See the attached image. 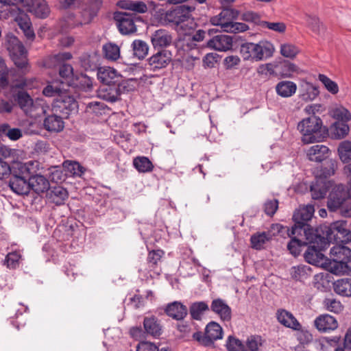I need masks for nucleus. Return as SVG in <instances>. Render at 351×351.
<instances>
[{"instance_id":"nucleus-1","label":"nucleus","mask_w":351,"mask_h":351,"mask_svg":"<svg viewBox=\"0 0 351 351\" xmlns=\"http://www.w3.org/2000/svg\"><path fill=\"white\" fill-rule=\"evenodd\" d=\"M8 84L10 90L7 97L9 101L5 102L3 110H12L16 105L22 110V68L12 69L8 71L0 56V86L5 88Z\"/></svg>"},{"instance_id":"nucleus-2","label":"nucleus","mask_w":351,"mask_h":351,"mask_svg":"<svg viewBox=\"0 0 351 351\" xmlns=\"http://www.w3.org/2000/svg\"><path fill=\"white\" fill-rule=\"evenodd\" d=\"M318 230L322 237L319 241L324 243L347 244L351 242V219L322 223L318 226Z\"/></svg>"},{"instance_id":"nucleus-3","label":"nucleus","mask_w":351,"mask_h":351,"mask_svg":"<svg viewBox=\"0 0 351 351\" xmlns=\"http://www.w3.org/2000/svg\"><path fill=\"white\" fill-rule=\"evenodd\" d=\"M320 163L319 168H317L315 183L310 186L312 198L314 199H322L326 195L334 184L333 180H328L327 178L334 175L337 168V160L329 157Z\"/></svg>"},{"instance_id":"nucleus-4","label":"nucleus","mask_w":351,"mask_h":351,"mask_svg":"<svg viewBox=\"0 0 351 351\" xmlns=\"http://www.w3.org/2000/svg\"><path fill=\"white\" fill-rule=\"evenodd\" d=\"M315 213L313 204L300 205L295 208L292 215L293 225L289 228L291 234L304 235L309 239L311 235L319 233L318 226L313 227L308 222L311 221Z\"/></svg>"},{"instance_id":"nucleus-5","label":"nucleus","mask_w":351,"mask_h":351,"mask_svg":"<svg viewBox=\"0 0 351 351\" xmlns=\"http://www.w3.org/2000/svg\"><path fill=\"white\" fill-rule=\"evenodd\" d=\"M313 114L303 119L298 124V128L302 134V141L304 144L320 141L326 134H328V128L323 125L322 120L315 115V111H306Z\"/></svg>"},{"instance_id":"nucleus-6","label":"nucleus","mask_w":351,"mask_h":351,"mask_svg":"<svg viewBox=\"0 0 351 351\" xmlns=\"http://www.w3.org/2000/svg\"><path fill=\"white\" fill-rule=\"evenodd\" d=\"M327 201V207L330 212H336L340 210V213L343 217L351 216V208H344L346 200L351 199V189L343 184H335L330 189Z\"/></svg>"},{"instance_id":"nucleus-7","label":"nucleus","mask_w":351,"mask_h":351,"mask_svg":"<svg viewBox=\"0 0 351 351\" xmlns=\"http://www.w3.org/2000/svg\"><path fill=\"white\" fill-rule=\"evenodd\" d=\"M304 238L308 243L306 246L307 249L304 254L305 261L311 265L326 269L328 258L324 256L322 251H324L328 245L319 241V239L322 238L321 233L313 234L309 239Z\"/></svg>"},{"instance_id":"nucleus-8","label":"nucleus","mask_w":351,"mask_h":351,"mask_svg":"<svg viewBox=\"0 0 351 351\" xmlns=\"http://www.w3.org/2000/svg\"><path fill=\"white\" fill-rule=\"evenodd\" d=\"M330 251L331 259L328 258L326 269L332 274L339 275L342 268H348V262L351 259V250L346 244L335 243Z\"/></svg>"},{"instance_id":"nucleus-9","label":"nucleus","mask_w":351,"mask_h":351,"mask_svg":"<svg viewBox=\"0 0 351 351\" xmlns=\"http://www.w3.org/2000/svg\"><path fill=\"white\" fill-rule=\"evenodd\" d=\"M43 94L46 97H56L53 100V108L60 110H77L79 108L78 102L73 95L53 85H47L43 90Z\"/></svg>"},{"instance_id":"nucleus-10","label":"nucleus","mask_w":351,"mask_h":351,"mask_svg":"<svg viewBox=\"0 0 351 351\" xmlns=\"http://www.w3.org/2000/svg\"><path fill=\"white\" fill-rule=\"evenodd\" d=\"M328 114L334 119L328 127L331 138L338 140L345 138L350 131L348 122L351 120L350 111H328Z\"/></svg>"},{"instance_id":"nucleus-11","label":"nucleus","mask_w":351,"mask_h":351,"mask_svg":"<svg viewBox=\"0 0 351 351\" xmlns=\"http://www.w3.org/2000/svg\"><path fill=\"white\" fill-rule=\"evenodd\" d=\"M195 10L194 6L188 5H178L168 10L166 16L168 17V24L176 27L180 25L189 19L192 18V12Z\"/></svg>"},{"instance_id":"nucleus-12","label":"nucleus","mask_w":351,"mask_h":351,"mask_svg":"<svg viewBox=\"0 0 351 351\" xmlns=\"http://www.w3.org/2000/svg\"><path fill=\"white\" fill-rule=\"evenodd\" d=\"M24 184H27L28 191H23V197L28 195L30 191H33L36 194L45 192L49 189L50 183L49 179L40 173L27 177L25 176V172H23Z\"/></svg>"},{"instance_id":"nucleus-13","label":"nucleus","mask_w":351,"mask_h":351,"mask_svg":"<svg viewBox=\"0 0 351 351\" xmlns=\"http://www.w3.org/2000/svg\"><path fill=\"white\" fill-rule=\"evenodd\" d=\"M131 16L130 12H126L116 11L113 14V19L122 35H130L137 31L136 25Z\"/></svg>"},{"instance_id":"nucleus-14","label":"nucleus","mask_w":351,"mask_h":351,"mask_svg":"<svg viewBox=\"0 0 351 351\" xmlns=\"http://www.w3.org/2000/svg\"><path fill=\"white\" fill-rule=\"evenodd\" d=\"M6 48L16 68H22V43L12 33L8 34L6 36Z\"/></svg>"},{"instance_id":"nucleus-15","label":"nucleus","mask_w":351,"mask_h":351,"mask_svg":"<svg viewBox=\"0 0 351 351\" xmlns=\"http://www.w3.org/2000/svg\"><path fill=\"white\" fill-rule=\"evenodd\" d=\"M23 8L40 19H47L51 12L50 8L45 0H23Z\"/></svg>"},{"instance_id":"nucleus-16","label":"nucleus","mask_w":351,"mask_h":351,"mask_svg":"<svg viewBox=\"0 0 351 351\" xmlns=\"http://www.w3.org/2000/svg\"><path fill=\"white\" fill-rule=\"evenodd\" d=\"M234 38L229 35L219 33L209 38L205 47L218 51H227L232 49Z\"/></svg>"},{"instance_id":"nucleus-17","label":"nucleus","mask_w":351,"mask_h":351,"mask_svg":"<svg viewBox=\"0 0 351 351\" xmlns=\"http://www.w3.org/2000/svg\"><path fill=\"white\" fill-rule=\"evenodd\" d=\"M171 52L169 50H158L157 53L147 59V64L151 71H156L165 68L171 61Z\"/></svg>"},{"instance_id":"nucleus-18","label":"nucleus","mask_w":351,"mask_h":351,"mask_svg":"<svg viewBox=\"0 0 351 351\" xmlns=\"http://www.w3.org/2000/svg\"><path fill=\"white\" fill-rule=\"evenodd\" d=\"M298 70V66L296 64L282 58L274 62V74L280 78L291 77Z\"/></svg>"},{"instance_id":"nucleus-19","label":"nucleus","mask_w":351,"mask_h":351,"mask_svg":"<svg viewBox=\"0 0 351 351\" xmlns=\"http://www.w3.org/2000/svg\"><path fill=\"white\" fill-rule=\"evenodd\" d=\"M45 192L48 201L57 206L64 204L69 196L67 190L60 184H50Z\"/></svg>"},{"instance_id":"nucleus-20","label":"nucleus","mask_w":351,"mask_h":351,"mask_svg":"<svg viewBox=\"0 0 351 351\" xmlns=\"http://www.w3.org/2000/svg\"><path fill=\"white\" fill-rule=\"evenodd\" d=\"M240 54L243 60H263L261 43H244L241 44Z\"/></svg>"},{"instance_id":"nucleus-21","label":"nucleus","mask_w":351,"mask_h":351,"mask_svg":"<svg viewBox=\"0 0 351 351\" xmlns=\"http://www.w3.org/2000/svg\"><path fill=\"white\" fill-rule=\"evenodd\" d=\"M143 328L147 337L158 339L163 332L160 320L155 315L146 316L143 322Z\"/></svg>"},{"instance_id":"nucleus-22","label":"nucleus","mask_w":351,"mask_h":351,"mask_svg":"<svg viewBox=\"0 0 351 351\" xmlns=\"http://www.w3.org/2000/svg\"><path fill=\"white\" fill-rule=\"evenodd\" d=\"M151 42L155 49L162 50L171 45L173 36L168 30L159 29L152 34Z\"/></svg>"},{"instance_id":"nucleus-23","label":"nucleus","mask_w":351,"mask_h":351,"mask_svg":"<svg viewBox=\"0 0 351 351\" xmlns=\"http://www.w3.org/2000/svg\"><path fill=\"white\" fill-rule=\"evenodd\" d=\"M165 314L176 321H182L188 314L187 307L181 302L173 301L164 308Z\"/></svg>"},{"instance_id":"nucleus-24","label":"nucleus","mask_w":351,"mask_h":351,"mask_svg":"<svg viewBox=\"0 0 351 351\" xmlns=\"http://www.w3.org/2000/svg\"><path fill=\"white\" fill-rule=\"evenodd\" d=\"M69 84L81 91H90L93 88V80L86 74L75 71L74 75L69 80Z\"/></svg>"},{"instance_id":"nucleus-25","label":"nucleus","mask_w":351,"mask_h":351,"mask_svg":"<svg viewBox=\"0 0 351 351\" xmlns=\"http://www.w3.org/2000/svg\"><path fill=\"white\" fill-rule=\"evenodd\" d=\"M315 328L321 332L335 330L338 327L336 318L329 314L320 315L314 321Z\"/></svg>"},{"instance_id":"nucleus-26","label":"nucleus","mask_w":351,"mask_h":351,"mask_svg":"<svg viewBox=\"0 0 351 351\" xmlns=\"http://www.w3.org/2000/svg\"><path fill=\"white\" fill-rule=\"evenodd\" d=\"M331 154V151L328 146L321 144H316L311 146L307 151V158L310 161L322 162L328 158Z\"/></svg>"},{"instance_id":"nucleus-27","label":"nucleus","mask_w":351,"mask_h":351,"mask_svg":"<svg viewBox=\"0 0 351 351\" xmlns=\"http://www.w3.org/2000/svg\"><path fill=\"white\" fill-rule=\"evenodd\" d=\"M29 87L27 80L23 77V108L25 107H32L34 110L39 108L41 110H49V106L47 104L46 101L40 97L33 99L30 94L25 90Z\"/></svg>"},{"instance_id":"nucleus-28","label":"nucleus","mask_w":351,"mask_h":351,"mask_svg":"<svg viewBox=\"0 0 351 351\" xmlns=\"http://www.w3.org/2000/svg\"><path fill=\"white\" fill-rule=\"evenodd\" d=\"M210 310L218 315L223 322H230L232 319V309L221 298L212 301Z\"/></svg>"},{"instance_id":"nucleus-29","label":"nucleus","mask_w":351,"mask_h":351,"mask_svg":"<svg viewBox=\"0 0 351 351\" xmlns=\"http://www.w3.org/2000/svg\"><path fill=\"white\" fill-rule=\"evenodd\" d=\"M79 231L78 226L76 223H69L61 224L54 231V236L58 237L59 241H69L71 237H76Z\"/></svg>"},{"instance_id":"nucleus-30","label":"nucleus","mask_w":351,"mask_h":351,"mask_svg":"<svg viewBox=\"0 0 351 351\" xmlns=\"http://www.w3.org/2000/svg\"><path fill=\"white\" fill-rule=\"evenodd\" d=\"M287 235L290 238V241L287 246V250L294 257L298 256L301 254L302 249L308 245V241L306 239L305 241H302L298 238L302 235H291L289 228L287 229Z\"/></svg>"},{"instance_id":"nucleus-31","label":"nucleus","mask_w":351,"mask_h":351,"mask_svg":"<svg viewBox=\"0 0 351 351\" xmlns=\"http://www.w3.org/2000/svg\"><path fill=\"white\" fill-rule=\"evenodd\" d=\"M42 125L50 133H58L64 130V122L60 116L51 114L45 117Z\"/></svg>"},{"instance_id":"nucleus-32","label":"nucleus","mask_w":351,"mask_h":351,"mask_svg":"<svg viewBox=\"0 0 351 351\" xmlns=\"http://www.w3.org/2000/svg\"><path fill=\"white\" fill-rule=\"evenodd\" d=\"M97 78L101 83L105 85L117 84V80L121 78L117 70L114 68L99 67L97 71Z\"/></svg>"},{"instance_id":"nucleus-33","label":"nucleus","mask_w":351,"mask_h":351,"mask_svg":"<svg viewBox=\"0 0 351 351\" xmlns=\"http://www.w3.org/2000/svg\"><path fill=\"white\" fill-rule=\"evenodd\" d=\"M276 317L278 321L284 326L291 328L293 330H298L300 324L293 315L283 308H280L276 312Z\"/></svg>"},{"instance_id":"nucleus-34","label":"nucleus","mask_w":351,"mask_h":351,"mask_svg":"<svg viewBox=\"0 0 351 351\" xmlns=\"http://www.w3.org/2000/svg\"><path fill=\"white\" fill-rule=\"evenodd\" d=\"M180 28L184 32L179 33L177 38L174 40L173 45L178 50L190 51L197 48V44L191 43L190 31H187L184 26L181 25Z\"/></svg>"},{"instance_id":"nucleus-35","label":"nucleus","mask_w":351,"mask_h":351,"mask_svg":"<svg viewBox=\"0 0 351 351\" xmlns=\"http://www.w3.org/2000/svg\"><path fill=\"white\" fill-rule=\"evenodd\" d=\"M0 3L11 5L8 10L10 16L17 23L19 27L22 29V0H0Z\"/></svg>"},{"instance_id":"nucleus-36","label":"nucleus","mask_w":351,"mask_h":351,"mask_svg":"<svg viewBox=\"0 0 351 351\" xmlns=\"http://www.w3.org/2000/svg\"><path fill=\"white\" fill-rule=\"evenodd\" d=\"M64 167H63V164L62 165H56V166H51L48 168V179L49 183L59 184L64 182L66 178V173L64 171Z\"/></svg>"},{"instance_id":"nucleus-37","label":"nucleus","mask_w":351,"mask_h":351,"mask_svg":"<svg viewBox=\"0 0 351 351\" xmlns=\"http://www.w3.org/2000/svg\"><path fill=\"white\" fill-rule=\"evenodd\" d=\"M63 167L68 177L81 178L84 174L86 169L82 166L78 161L66 160L63 162Z\"/></svg>"},{"instance_id":"nucleus-38","label":"nucleus","mask_w":351,"mask_h":351,"mask_svg":"<svg viewBox=\"0 0 351 351\" xmlns=\"http://www.w3.org/2000/svg\"><path fill=\"white\" fill-rule=\"evenodd\" d=\"M117 5L121 9L133 11L134 13L144 14L147 11V5L141 1L119 0Z\"/></svg>"},{"instance_id":"nucleus-39","label":"nucleus","mask_w":351,"mask_h":351,"mask_svg":"<svg viewBox=\"0 0 351 351\" xmlns=\"http://www.w3.org/2000/svg\"><path fill=\"white\" fill-rule=\"evenodd\" d=\"M312 268L306 265H299L293 266L290 269L291 278L300 282H304L312 276Z\"/></svg>"},{"instance_id":"nucleus-40","label":"nucleus","mask_w":351,"mask_h":351,"mask_svg":"<svg viewBox=\"0 0 351 351\" xmlns=\"http://www.w3.org/2000/svg\"><path fill=\"white\" fill-rule=\"evenodd\" d=\"M205 335L210 339L209 343L214 344L215 341L221 339L223 335V331L221 326L216 322L211 321L205 328Z\"/></svg>"},{"instance_id":"nucleus-41","label":"nucleus","mask_w":351,"mask_h":351,"mask_svg":"<svg viewBox=\"0 0 351 351\" xmlns=\"http://www.w3.org/2000/svg\"><path fill=\"white\" fill-rule=\"evenodd\" d=\"M108 111H84L87 114L88 119H91L93 123L104 122L107 120L106 117H108L110 119H115L119 115H124L123 111H113L111 114L107 113Z\"/></svg>"},{"instance_id":"nucleus-42","label":"nucleus","mask_w":351,"mask_h":351,"mask_svg":"<svg viewBox=\"0 0 351 351\" xmlns=\"http://www.w3.org/2000/svg\"><path fill=\"white\" fill-rule=\"evenodd\" d=\"M102 53L106 60L114 62L120 58V47L114 43L108 42L102 46Z\"/></svg>"},{"instance_id":"nucleus-43","label":"nucleus","mask_w":351,"mask_h":351,"mask_svg":"<svg viewBox=\"0 0 351 351\" xmlns=\"http://www.w3.org/2000/svg\"><path fill=\"white\" fill-rule=\"evenodd\" d=\"M297 90V85L291 81H280L276 86V91L282 97L292 96Z\"/></svg>"},{"instance_id":"nucleus-44","label":"nucleus","mask_w":351,"mask_h":351,"mask_svg":"<svg viewBox=\"0 0 351 351\" xmlns=\"http://www.w3.org/2000/svg\"><path fill=\"white\" fill-rule=\"evenodd\" d=\"M333 289L339 295L351 297V278H345L335 281Z\"/></svg>"},{"instance_id":"nucleus-45","label":"nucleus","mask_w":351,"mask_h":351,"mask_svg":"<svg viewBox=\"0 0 351 351\" xmlns=\"http://www.w3.org/2000/svg\"><path fill=\"white\" fill-rule=\"evenodd\" d=\"M133 166L139 173H149L153 171L154 165L146 156H137L133 160Z\"/></svg>"},{"instance_id":"nucleus-46","label":"nucleus","mask_w":351,"mask_h":351,"mask_svg":"<svg viewBox=\"0 0 351 351\" xmlns=\"http://www.w3.org/2000/svg\"><path fill=\"white\" fill-rule=\"evenodd\" d=\"M209 310L208 304L204 301L193 302L189 306V313L192 319L201 320L202 314Z\"/></svg>"},{"instance_id":"nucleus-47","label":"nucleus","mask_w":351,"mask_h":351,"mask_svg":"<svg viewBox=\"0 0 351 351\" xmlns=\"http://www.w3.org/2000/svg\"><path fill=\"white\" fill-rule=\"evenodd\" d=\"M131 47L133 51V56L138 60H143L148 54L149 46L144 40H134L131 45Z\"/></svg>"},{"instance_id":"nucleus-48","label":"nucleus","mask_w":351,"mask_h":351,"mask_svg":"<svg viewBox=\"0 0 351 351\" xmlns=\"http://www.w3.org/2000/svg\"><path fill=\"white\" fill-rule=\"evenodd\" d=\"M319 94L317 86H314L312 83L306 82L302 86V92L300 94V98L304 101H309L315 99Z\"/></svg>"},{"instance_id":"nucleus-49","label":"nucleus","mask_w":351,"mask_h":351,"mask_svg":"<svg viewBox=\"0 0 351 351\" xmlns=\"http://www.w3.org/2000/svg\"><path fill=\"white\" fill-rule=\"evenodd\" d=\"M107 86V88L99 91V97L110 102L120 100V95L117 89L116 84H108Z\"/></svg>"},{"instance_id":"nucleus-50","label":"nucleus","mask_w":351,"mask_h":351,"mask_svg":"<svg viewBox=\"0 0 351 351\" xmlns=\"http://www.w3.org/2000/svg\"><path fill=\"white\" fill-rule=\"evenodd\" d=\"M249 29L247 24L240 22L226 21V23L222 25V30L228 33L237 34L247 31Z\"/></svg>"},{"instance_id":"nucleus-51","label":"nucleus","mask_w":351,"mask_h":351,"mask_svg":"<svg viewBox=\"0 0 351 351\" xmlns=\"http://www.w3.org/2000/svg\"><path fill=\"white\" fill-rule=\"evenodd\" d=\"M338 154L340 160L343 162H349L351 161V141L345 140L339 145Z\"/></svg>"},{"instance_id":"nucleus-52","label":"nucleus","mask_w":351,"mask_h":351,"mask_svg":"<svg viewBox=\"0 0 351 351\" xmlns=\"http://www.w3.org/2000/svg\"><path fill=\"white\" fill-rule=\"evenodd\" d=\"M267 243V239L265 232H257L250 237V244L252 248L256 250L264 249V245Z\"/></svg>"},{"instance_id":"nucleus-53","label":"nucleus","mask_w":351,"mask_h":351,"mask_svg":"<svg viewBox=\"0 0 351 351\" xmlns=\"http://www.w3.org/2000/svg\"><path fill=\"white\" fill-rule=\"evenodd\" d=\"M226 346L228 351H247L243 342L232 335L228 336Z\"/></svg>"},{"instance_id":"nucleus-54","label":"nucleus","mask_w":351,"mask_h":351,"mask_svg":"<svg viewBox=\"0 0 351 351\" xmlns=\"http://www.w3.org/2000/svg\"><path fill=\"white\" fill-rule=\"evenodd\" d=\"M295 330L297 331V339L300 345L304 346L312 342L313 339V335L307 329L302 327L301 324L298 330Z\"/></svg>"},{"instance_id":"nucleus-55","label":"nucleus","mask_w":351,"mask_h":351,"mask_svg":"<svg viewBox=\"0 0 351 351\" xmlns=\"http://www.w3.org/2000/svg\"><path fill=\"white\" fill-rule=\"evenodd\" d=\"M134 81H136V80L132 78L125 80H121V81L118 79L116 86L119 95H121V94L134 91L135 90V86L132 84V82Z\"/></svg>"},{"instance_id":"nucleus-56","label":"nucleus","mask_w":351,"mask_h":351,"mask_svg":"<svg viewBox=\"0 0 351 351\" xmlns=\"http://www.w3.org/2000/svg\"><path fill=\"white\" fill-rule=\"evenodd\" d=\"M319 80L324 84L326 89L331 94L335 95L339 92L338 84L324 74H319Z\"/></svg>"},{"instance_id":"nucleus-57","label":"nucleus","mask_w":351,"mask_h":351,"mask_svg":"<svg viewBox=\"0 0 351 351\" xmlns=\"http://www.w3.org/2000/svg\"><path fill=\"white\" fill-rule=\"evenodd\" d=\"M300 52L298 47L289 43H285L280 46V54L285 58L293 59Z\"/></svg>"},{"instance_id":"nucleus-58","label":"nucleus","mask_w":351,"mask_h":351,"mask_svg":"<svg viewBox=\"0 0 351 351\" xmlns=\"http://www.w3.org/2000/svg\"><path fill=\"white\" fill-rule=\"evenodd\" d=\"M108 217L111 223H117L125 218V213L121 208L113 207L108 210Z\"/></svg>"},{"instance_id":"nucleus-59","label":"nucleus","mask_w":351,"mask_h":351,"mask_svg":"<svg viewBox=\"0 0 351 351\" xmlns=\"http://www.w3.org/2000/svg\"><path fill=\"white\" fill-rule=\"evenodd\" d=\"M23 35L27 38V40L33 41L36 35L32 28V24L30 21V19L27 14L23 12Z\"/></svg>"},{"instance_id":"nucleus-60","label":"nucleus","mask_w":351,"mask_h":351,"mask_svg":"<svg viewBox=\"0 0 351 351\" xmlns=\"http://www.w3.org/2000/svg\"><path fill=\"white\" fill-rule=\"evenodd\" d=\"M165 252L162 250H152L149 252L147 261L149 267L154 268L160 261Z\"/></svg>"},{"instance_id":"nucleus-61","label":"nucleus","mask_w":351,"mask_h":351,"mask_svg":"<svg viewBox=\"0 0 351 351\" xmlns=\"http://www.w3.org/2000/svg\"><path fill=\"white\" fill-rule=\"evenodd\" d=\"M323 304L328 311L335 313H340L343 308L339 301L332 298H325L323 301Z\"/></svg>"},{"instance_id":"nucleus-62","label":"nucleus","mask_w":351,"mask_h":351,"mask_svg":"<svg viewBox=\"0 0 351 351\" xmlns=\"http://www.w3.org/2000/svg\"><path fill=\"white\" fill-rule=\"evenodd\" d=\"M40 162L37 160H29L23 162V172L25 176H30L34 174L40 173L39 171Z\"/></svg>"},{"instance_id":"nucleus-63","label":"nucleus","mask_w":351,"mask_h":351,"mask_svg":"<svg viewBox=\"0 0 351 351\" xmlns=\"http://www.w3.org/2000/svg\"><path fill=\"white\" fill-rule=\"evenodd\" d=\"M306 21L308 27L316 34H320L321 27L323 26L319 19L316 16H306Z\"/></svg>"},{"instance_id":"nucleus-64","label":"nucleus","mask_w":351,"mask_h":351,"mask_svg":"<svg viewBox=\"0 0 351 351\" xmlns=\"http://www.w3.org/2000/svg\"><path fill=\"white\" fill-rule=\"evenodd\" d=\"M94 57L90 55L84 54L80 57L81 66L85 70L95 71L99 69L98 64L94 61Z\"/></svg>"}]
</instances>
